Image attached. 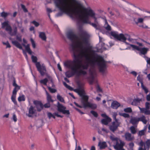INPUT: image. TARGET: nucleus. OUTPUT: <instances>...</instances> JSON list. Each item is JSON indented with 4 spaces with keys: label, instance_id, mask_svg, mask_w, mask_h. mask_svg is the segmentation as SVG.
I'll list each match as a JSON object with an SVG mask.
<instances>
[{
    "label": "nucleus",
    "instance_id": "nucleus-38",
    "mask_svg": "<svg viewBox=\"0 0 150 150\" xmlns=\"http://www.w3.org/2000/svg\"><path fill=\"white\" fill-rule=\"evenodd\" d=\"M25 100V98L24 95L20 96L18 98V100L19 102L24 101Z\"/></svg>",
    "mask_w": 150,
    "mask_h": 150
},
{
    "label": "nucleus",
    "instance_id": "nucleus-8",
    "mask_svg": "<svg viewBox=\"0 0 150 150\" xmlns=\"http://www.w3.org/2000/svg\"><path fill=\"white\" fill-rule=\"evenodd\" d=\"M36 67L37 70L39 72L41 76H43L46 72L47 70L46 67L44 64H41L38 62L36 64Z\"/></svg>",
    "mask_w": 150,
    "mask_h": 150
},
{
    "label": "nucleus",
    "instance_id": "nucleus-52",
    "mask_svg": "<svg viewBox=\"0 0 150 150\" xmlns=\"http://www.w3.org/2000/svg\"><path fill=\"white\" fill-rule=\"evenodd\" d=\"M48 88L50 92L52 93H54L57 91L56 89L52 88L50 87H48Z\"/></svg>",
    "mask_w": 150,
    "mask_h": 150
},
{
    "label": "nucleus",
    "instance_id": "nucleus-34",
    "mask_svg": "<svg viewBox=\"0 0 150 150\" xmlns=\"http://www.w3.org/2000/svg\"><path fill=\"white\" fill-rule=\"evenodd\" d=\"M129 45L132 48L133 50H137L139 51V50L140 47L138 46L132 44H129Z\"/></svg>",
    "mask_w": 150,
    "mask_h": 150
},
{
    "label": "nucleus",
    "instance_id": "nucleus-40",
    "mask_svg": "<svg viewBox=\"0 0 150 150\" xmlns=\"http://www.w3.org/2000/svg\"><path fill=\"white\" fill-rule=\"evenodd\" d=\"M104 27L107 30H111V27L108 24L107 22L106 23H105V25H104Z\"/></svg>",
    "mask_w": 150,
    "mask_h": 150
},
{
    "label": "nucleus",
    "instance_id": "nucleus-13",
    "mask_svg": "<svg viewBox=\"0 0 150 150\" xmlns=\"http://www.w3.org/2000/svg\"><path fill=\"white\" fill-rule=\"evenodd\" d=\"M33 103L38 111H41L43 108V105L40 101L35 100L33 101Z\"/></svg>",
    "mask_w": 150,
    "mask_h": 150
},
{
    "label": "nucleus",
    "instance_id": "nucleus-49",
    "mask_svg": "<svg viewBox=\"0 0 150 150\" xmlns=\"http://www.w3.org/2000/svg\"><path fill=\"white\" fill-rule=\"evenodd\" d=\"M124 111L127 112H132V109L131 108L128 107L125 108L124 110Z\"/></svg>",
    "mask_w": 150,
    "mask_h": 150
},
{
    "label": "nucleus",
    "instance_id": "nucleus-54",
    "mask_svg": "<svg viewBox=\"0 0 150 150\" xmlns=\"http://www.w3.org/2000/svg\"><path fill=\"white\" fill-rule=\"evenodd\" d=\"M2 43L4 45H6V48H10L11 47V46L8 41H6V42H3Z\"/></svg>",
    "mask_w": 150,
    "mask_h": 150
},
{
    "label": "nucleus",
    "instance_id": "nucleus-32",
    "mask_svg": "<svg viewBox=\"0 0 150 150\" xmlns=\"http://www.w3.org/2000/svg\"><path fill=\"white\" fill-rule=\"evenodd\" d=\"M130 129L131 132L132 134H135L137 132V130L136 127L133 126H132L130 127Z\"/></svg>",
    "mask_w": 150,
    "mask_h": 150
},
{
    "label": "nucleus",
    "instance_id": "nucleus-39",
    "mask_svg": "<svg viewBox=\"0 0 150 150\" xmlns=\"http://www.w3.org/2000/svg\"><path fill=\"white\" fill-rule=\"evenodd\" d=\"M31 59L32 62L33 63H35V65L38 62H37L38 60V59L36 56L32 55L31 56Z\"/></svg>",
    "mask_w": 150,
    "mask_h": 150
},
{
    "label": "nucleus",
    "instance_id": "nucleus-47",
    "mask_svg": "<svg viewBox=\"0 0 150 150\" xmlns=\"http://www.w3.org/2000/svg\"><path fill=\"white\" fill-rule=\"evenodd\" d=\"M137 79L141 83V85L143 84V79L139 75L137 77Z\"/></svg>",
    "mask_w": 150,
    "mask_h": 150
},
{
    "label": "nucleus",
    "instance_id": "nucleus-16",
    "mask_svg": "<svg viewBox=\"0 0 150 150\" xmlns=\"http://www.w3.org/2000/svg\"><path fill=\"white\" fill-rule=\"evenodd\" d=\"M13 85L14 87V88L13 89L12 93L16 94L17 92L20 89L21 86L16 84L15 81H13Z\"/></svg>",
    "mask_w": 150,
    "mask_h": 150
},
{
    "label": "nucleus",
    "instance_id": "nucleus-31",
    "mask_svg": "<svg viewBox=\"0 0 150 150\" xmlns=\"http://www.w3.org/2000/svg\"><path fill=\"white\" fill-rule=\"evenodd\" d=\"M23 45L25 47V49L30 54H31L32 52L30 48L29 45V44H28L26 45Z\"/></svg>",
    "mask_w": 150,
    "mask_h": 150
},
{
    "label": "nucleus",
    "instance_id": "nucleus-46",
    "mask_svg": "<svg viewBox=\"0 0 150 150\" xmlns=\"http://www.w3.org/2000/svg\"><path fill=\"white\" fill-rule=\"evenodd\" d=\"M141 86L142 89L144 91L145 93L147 94L149 91L148 88L144 86L143 84L141 85Z\"/></svg>",
    "mask_w": 150,
    "mask_h": 150
},
{
    "label": "nucleus",
    "instance_id": "nucleus-56",
    "mask_svg": "<svg viewBox=\"0 0 150 150\" xmlns=\"http://www.w3.org/2000/svg\"><path fill=\"white\" fill-rule=\"evenodd\" d=\"M129 145L130 148V149L131 150H133V147L134 145V143L133 142H131L129 144Z\"/></svg>",
    "mask_w": 150,
    "mask_h": 150
},
{
    "label": "nucleus",
    "instance_id": "nucleus-2",
    "mask_svg": "<svg viewBox=\"0 0 150 150\" xmlns=\"http://www.w3.org/2000/svg\"><path fill=\"white\" fill-rule=\"evenodd\" d=\"M55 7L59 11L55 16H62L66 14L72 17L73 13L84 9L83 4L79 0H53Z\"/></svg>",
    "mask_w": 150,
    "mask_h": 150
},
{
    "label": "nucleus",
    "instance_id": "nucleus-25",
    "mask_svg": "<svg viewBox=\"0 0 150 150\" xmlns=\"http://www.w3.org/2000/svg\"><path fill=\"white\" fill-rule=\"evenodd\" d=\"M139 121H142L144 124H146L147 122V120L146 119L144 115H142L139 117Z\"/></svg>",
    "mask_w": 150,
    "mask_h": 150
},
{
    "label": "nucleus",
    "instance_id": "nucleus-24",
    "mask_svg": "<svg viewBox=\"0 0 150 150\" xmlns=\"http://www.w3.org/2000/svg\"><path fill=\"white\" fill-rule=\"evenodd\" d=\"M98 146L100 147V149H105L107 147V146L106 142H99Z\"/></svg>",
    "mask_w": 150,
    "mask_h": 150
},
{
    "label": "nucleus",
    "instance_id": "nucleus-51",
    "mask_svg": "<svg viewBox=\"0 0 150 150\" xmlns=\"http://www.w3.org/2000/svg\"><path fill=\"white\" fill-rule=\"evenodd\" d=\"M63 83L64 85L67 88L70 90H73L72 88L69 86L68 85L66 82H64Z\"/></svg>",
    "mask_w": 150,
    "mask_h": 150
},
{
    "label": "nucleus",
    "instance_id": "nucleus-30",
    "mask_svg": "<svg viewBox=\"0 0 150 150\" xmlns=\"http://www.w3.org/2000/svg\"><path fill=\"white\" fill-rule=\"evenodd\" d=\"M45 92L47 96V99L48 102V103H50V102H53V100L52 99L50 95L46 91H45Z\"/></svg>",
    "mask_w": 150,
    "mask_h": 150
},
{
    "label": "nucleus",
    "instance_id": "nucleus-63",
    "mask_svg": "<svg viewBox=\"0 0 150 150\" xmlns=\"http://www.w3.org/2000/svg\"><path fill=\"white\" fill-rule=\"evenodd\" d=\"M54 115H55V116H56L57 117H60L61 118H62L63 117V116H62L58 114V112H55L54 113Z\"/></svg>",
    "mask_w": 150,
    "mask_h": 150
},
{
    "label": "nucleus",
    "instance_id": "nucleus-15",
    "mask_svg": "<svg viewBox=\"0 0 150 150\" xmlns=\"http://www.w3.org/2000/svg\"><path fill=\"white\" fill-rule=\"evenodd\" d=\"M124 136L125 139L128 141H131L133 140L134 139V137L129 132H126L125 133Z\"/></svg>",
    "mask_w": 150,
    "mask_h": 150
},
{
    "label": "nucleus",
    "instance_id": "nucleus-48",
    "mask_svg": "<svg viewBox=\"0 0 150 150\" xmlns=\"http://www.w3.org/2000/svg\"><path fill=\"white\" fill-rule=\"evenodd\" d=\"M125 37L126 38V37L128 38L127 40L130 42H132L133 41V39L130 38V36L128 34H125L124 35ZM127 39V38H126Z\"/></svg>",
    "mask_w": 150,
    "mask_h": 150
},
{
    "label": "nucleus",
    "instance_id": "nucleus-35",
    "mask_svg": "<svg viewBox=\"0 0 150 150\" xmlns=\"http://www.w3.org/2000/svg\"><path fill=\"white\" fill-rule=\"evenodd\" d=\"M9 14L10 13H9L5 12L4 11L0 13L1 16L4 18H6Z\"/></svg>",
    "mask_w": 150,
    "mask_h": 150
},
{
    "label": "nucleus",
    "instance_id": "nucleus-57",
    "mask_svg": "<svg viewBox=\"0 0 150 150\" xmlns=\"http://www.w3.org/2000/svg\"><path fill=\"white\" fill-rule=\"evenodd\" d=\"M91 113L95 117H97L98 116V114L96 112L92 110L91 111Z\"/></svg>",
    "mask_w": 150,
    "mask_h": 150
},
{
    "label": "nucleus",
    "instance_id": "nucleus-29",
    "mask_svg": "<svg viewBox=\"0 0 150 150\" xmlns=\"http://www.w3.org/2000/svg\"><path fill=\"white\" fill-rule=\"evenodd\" d=\"M144 21V18H138L137 19V21H136L135 20V18H134V21L135 24L138 25L139 23H142Z\"/></svg>",
    "mask_w": 150,
    "mask_h": 150
},
{
    "label": "nucleus",
    "instance_id": "nucleus-9",
    "mask_svg": "<svg viewBox=\"0 0 150 150\" xmlns=\"http://www.w3.org/2000/svg\"><path fill=\"white\" fill-rule=\"evenodd\" d=\"M57 110L58 111L62 112L64 114L69 115L70 112L68 110H66V107L58 102L57 105Z\"/></svg>",
    "mask_w": 150,
    "mask_h": 150
},
{
    "label": "nucleus",
    "instance_id": "nucleus-62",
    "mask_svg": "<svg viewBox=\"0 0 150 150\" xmlns=\"http://www.w3.org/2000/svg\"><path fill=\"white\" fill-rule=\"evenodd\" d=\"M45 108H48L50 106V103L47 102V103L45 104L43 106Z\"/></svg>",
    "mask_w": 150,
    "mask_h": 150
},
{
    "label": "nucleus",
    "instance_id": "nucleus-42",
    "mask_svg": "<svg viewBox=\"0 0 150 150\" xmlns=\"http://www.w3.org/2000/svg\"><path fill=\"white\" fill-rule=\"evenodd\" d=\"M18 24V27L20 29L21 31V32L23 33L24 32V28L23 27H22V22H17Z\"/></svg>",
    "mask_w": 150,
    "mask_h": 150
},
{
    "label": "nucleus",
    "instance_id": "nucleus-37",
    "mask_svg": "<svg viewBox=\"0 0 150 150\" xmlns=\"http://www.w3.org/2000/svg\"><path fill=\"white\" fill-rule=\"evenodd\" d=\"M110 139L114 143H115L119 139L117 137H115L113 135H111L110 136Z\"/></svg>",
    "mask_w": 150,
    "mask_h": 150
},
{
    "label": "nucleus",
    "instance_id": "nucleus-4",
    "mask_svg": "<svg viewBox=\"0 0 150 150\" xmlns=\"http://www.w3.org/2000/svg\"><path fill=\"white\" fill-rule=\"evenodd\" d=\"M78 84L79 88L75 89L74 91L78 93L80 96H82L81 103L83 106V108H86L87 107H89L93 109H96L97 107L96 104L88 102V97L86 96L83 95L84 94V90L83 89L81 88L84 85V83L79 82H78Z\"/></svg>",
    "mask_w": 150,
    "mask_h": 150
},
{
    "label": "nucleus",
    "instance_id": "nucleus-53",
    "mask_svg": "<svg viewBox=\"0 0 150 150\" xmlns=\"http://www.w3.org/2000/svg\"><path fill=\"white\" fill-rule=\"evenodd\" d=\"M11 119L13 120L15 122H16L17 121V117L15 113H13Z\"/></svg>",
    "mask_w": 150,
    "mask_h": 150
},
{
    "label": "nucleus",
    "instance_id": "nucleus-23",
    "mask_svg": "<svg viewBox=\"0 0 150 150\" xmlns=\"http://www.w3.org/2000/svg\"><path fill=\"white\" fill-rule=\"evenodd\" d=\"M149 50V49L147 47H144L143 48L140 47L139 51L140 53L144 55H145L147 53Z\"/></svg>",
    "mask_w": 150,
    "mask_h": 150
},
{
    "label": "nucleus",
    "instance_id": "nucleus-17",
    "mask_svg": "<svg viewBox=\"0 0 150 150\" xmlns=\"http://www.w3.org/2000/svg\"><path fill=\"white\" fill-rule=\"evenodd\" d=\"M139 121V118L136 117H132L130 122L133 125H137Z\"/></svg>",
    "mask_w": 150,
    "mask_h": 150
},
{
    "label": "nucleus",
    "instance_id": "nucleus-10",
    "mask_svg": "<svg viewBox=\"0 0 150 150\" xmlns=\"http://www.w3.org/2000/svg\"><path fill=\"white\" fill-rule=\"evenodd\" d=\"M145 108H141L139 106L138 108L140 110V112L146 115H150V110H149V103L146 102L145 104Z\"/></svg>",
    "mask_w": 150,
    "mask_h": 150
},
{
    "label": "nucleus",
    "instance_id": "nucleus-6",
    "mask_svg": "<svg viewBox=\"0 0 150 150\" xmlns=\"http://www.w3.org/2000/svg\"><path fill=\"white\" fill-rule=\"evenodd\" d=\"M9 21H6L2 23V28H5V30L6 31L8 32V33L11 36H14L16 35L17 33V29L16 27H15L14 30L12 31V28L9 24Z\"/></svg>",
    "mask_w": 150,
    "mask_h": 150
},
{
    "label": "nucleus",
    "instance_id": "nucleus-50",
    "mask_svg": "<svg viewBox=\"0 0 150 150\" xmlns=\"http://www.w3.org/2000/svg\"><path fill=\"white\" fill-rule=\"evenodd\" d=\"M143 57L145 59L147 64H150V58H148L146 56L144 55Z\"/></svg>",
    "mask_w": 150,
    "mask_h": 150
},
{
    "label": "nucleus",
    "instance_id": "nucleus-14",
    "mask_svg": "<svg viewBox=\"0 0 150 150\" xmlns=\"http://www.w3.org/2000/svg\"><path fill=\"white\" fill-rule=\"evenodd\" d=\"M5 69V71L8 72V74L9 75H12L15 73L14 69L12 66L7 65L6 66Z\"/></svg>",
    "mask_w": 150,
    "mask_h": 150
},
{
    "label": "nucleus",
    "instance_id": "nucleus-64",
    "mask_svg": "<svg viewBox=\"0 0 150 150\" xmlns=\"http://www.w3.org/2000/svg\"><path fill=\"white\" fill-rule=\"evenodd\" d=\"M47 115L49 119H50L52 117L53 114H52L51 112H49L47 113Z\"/></svg>",
    "mask_w": 150,
    "mask_h": 150
},
{
    "label": "nucleus",
    "instance_id": "nucleus-7",
    "mask_svg": "<svg viewBox=\"0 0 150 150\" xmlns=\"http://www.w3.org/2000/svg\"><path fill=\"white\" fill-rule=\"evenodd\" d=\"M110 35L115 39L121 41H125L126 38L124 35L122 33L119 34L117 32L112 31L110 33Z\"/></svg>",
    "mask_w": 150,
    "mask_h": 150
},
{
    "label": "nucleus",
    "instance_id": "nucleus-20",
    "mask_svg": "<svg viewBox=\"0 0 150 150\" xmlns=\"http://www.w3.org/2000/svg\"><path fill=\"white\" fill-rule=\"evenodd\" d=\"M142 101V99L136 98L134 99L132 102V105H137L140 104Z\"/></svg>",
    "mask_w": 150,
    "mask_h": 150
},
{
    "label": "nucleus",
    "instance_id": "nucleus-41",
    "mask_svg": "<svg viewBox=\"0 0 150 150\" xmlns=\"http://www.w3.org/2000/svg\"><path fill=\"white\" fill-rule=\"evenodd\" d=\"M16 94L12 93V95L11 97V99L12 101L15 104H16Z\"/></svg>",
    "mask_w": 150,
    "mask_h": 150
},
{
    "label": "nucleus",
    "instance_id": "nucleus-55",
    "mask_svg": "<svg viewBox=\"0 0 150 150\" xmlns=\"http://www.w3.org/2000/svg\"><path fill=\"white\" fill-rule=\"evenodd\" d=\"M30 41H31L33 47L34 48H35L36 47V45L34 40H33V39L31 38Z\"/></svg>",
    "mask_w": 150,
    "mask_h": 150
},
{
    "label": "nucleus",
    "instance_id": "nucleus-18",
    "mask_svg": "<svg viewBox=\"0 0 150 150\" xmlns=\"http://www.w3.org/2000/svg\"><path fill=\"white\" fill-rule=\"evenodd\" d=\"M98 132L99 134L104 135L108 133L109 131L108 129L103 128L101 129H99Z\"/></svg>",
    "mask_w": 150,
    "mask_h": 150
},
{
    "label": "nucleus",
    "instance_id": "nucleus-59",
    "mask_svg": "<svg viewBox=\"0 0 150 150\" xmlns=\"http://www.w3.org/2000/svg\"><path fill=\"white\" fill-rule=\"evenodd\" d=\"M21 7L25 12H26L28 11L26 9L25 6L23 4H21Z\"/></svg>",
    "mask_w": 150,
    "mask_h": 150
},
{
    "label": "nucleus",
    "instance_id": "nucleus-44",
    "mask_svg": "<svg viewBox=\"0 0 150 150\" xmlns=\"http://www.w3.org/2000/svg\"><path fill=\"white\" fill-rule=\"evenodd\" d=\"M145 130L144 129H143L139 131L138 133V136L141 137L142 135H144L145 134Z\"/></svg>",
    "mask_w": 150,
    "mask_h": 150
},
{
    "label": "nucleus",
    "instance_id": "nucleus-5",
    "mask_svg": "<svg viewBox=\"0 0 150 150\" xmlns=\"http://www.w3.org/2000/svg\"><path fill=\"white\" fill-rule=\"evenodd\" d=\"M82 69H76V70H72V71H68L65 73L66 76L70 78L74 75L75 74H76L78 75H83L84 76V78L87 79L88 77L86 76L87 74L86 72Z\"/></svg>",
    "mask_w": 150,
    "mask_h": 150
},
{
    "label": "nucleus",
    "instance_id": "nucleus-33",
    "mask_svg": "<svg viewBox=\"0 0 150 150\" xmlns=\"http://www.w3.org/2000/svg\"><path fill=\"white\" fill-rule=\"evenodd\" d=\"M57 98L60 101L63 103H65V101L63 98L59 94H57Z\"/></svg>",
    "mask_w": 150,
    "mask_h": 150
},
{
    "label": "nucleus",
    "instance_id": "nucleus-43",
    "mask_svg": "<svg viewBox=\"0 0 150 150\" xmlns=\"http://www.w3.org/2000/svg\"><path fill=\"white\" fill-rule=\"evenodd\" d=\"M117 114L116 112H114L112 114V117L115 122H119V120L118 119L116 118Z\"/></svg>",
    "mask_w": 150,
    "mask_h": 150
},
{
    "label": "nucleus",
    "instance_id": "nucleus-3",
    "mask_svg": "<svg viewBox=\"0 0 150 150\" xmlns=\"http://www.w3.org/2000/svg\"><path fill=\"white\" fill-rule=\"evenodd\" d=\"M83 6L84 8V9L74 12L72 16L70 17L72 18L74 17L77 18L83 23L90 24L96 29H98V24L91 23L89 20V17H92L94 19L95 22L97 23V18L95 16V13L90 7L86 8L83 5Z\"/></svg>",
    "mask_w": 150,
    "mask_h": 150
},
{
    "label": "nucleus",
    "instance_id": "nucleus-36",
    "mask_svg": "<svg viewBox=\"0 0 150 150\" xmlns=\"http://www.w3.org/2000/svg\"><path fill=\"white\" fill-rule=\"evenodd\" d=\"M48 81V79L47 78H45L44 79L40 80V83L41 84H43L44 85L46 86Z\"/></svg>",
    "mask_w": 150,
    "mask_h": 150
},
{
    "label": "nucleus",
    "instance_id": "nucleus-11",
    "mask_svg": "<svg viewBox=\"0 0 150 150\" xmlns=\"http://www.w3.org/2000/svg\"><path fill=\"white\" fill-rule=\"evenodd\" d=\"M120 123V122H113L112 123L111 125L109 126V128L110 130L112 132H114L117 129Z\"/></svg>",
    "mask_w": 150,
    "mask_h": 150
},
{
    "label": "nucleus",
    "instance_id": "nucleus-45",
    "mask_svg": "<svg viewBox=\"0 0 150 150\" xmlns=\"http://www.w3.org/2000/svg\"><path fill=\"white\" fill-rule=\"evenodd\" d=\"M137 144L140 146L139 147H142L143 146H144L145 142H144L142 140H141L140 142H137Z\"/></svg>",
    "mask_w": 150,
    "mask_h": 150
},
{
    "label": "nucleus",
    "instance_id": "nucleus-60",
    "mask_svg": "<svg viewBox=\"0 0 150 150\" xmlns=\"http://www.w3.org/2000/svg\"><path fill=\"white\" fill-rule=\"evenodd\" d=\"M32 23H33L36 27H38L39 25V23L35 21H33Z\"/></svg>",
    "mask_w": 150,
    "mask_h": 150
},
{
    "label": "nucleus",
    "instance_id": "nucleus-28",
    "mask_svg": "<svg viewBox=\"0 0 150 150\" xmlns=\"http://www.w3.org/2000/svg\"><path fill=\"white\" fill-rule=\"evenodd\" d=\"M12 43L17 47L20 49H22V46L21 45L16 41H12Z\"/></svg>",
    "mask_w": 150,
    "mask_h": 150
},
{
    "label": "nucleus",
    "instance_id": "nucleus-27",
    "mask_svg": "<svg viewBox=\"0 0 150 150\" xmlns=\"http://www.w3.org/2000/svg\"><path fill=\"white\" fill-rule=\"evenodd\" d=\"M150 147V139H148L145 142L144 149L149 150Z\"/></svg>",
    "mask_w": 150,
    "mask_h": 150
},
{
    "label": "nucleus",
    "instance_id": "nucleus-21",
    "mask_svg": "<svg viewBox=\"0 0 150 150\" xmlns=\"http://www.w3.org/2000/svg\"><path fill=\"white\" fill-rule=\"evenodd\" d=\"M120 105L119 103L116 101H113L111 103V107L113 109H117Z\"/></svg>",
    "mask_w": 150,
    "mask_h": 150
},
{
    "label": "nucleus",
    "instance_id": "nucleus-19",
    "mask_svg": "<svg viewBox=\"0 0 150 150\" xmlns=\"http://www.w3.org/2000/svg\"><path fill=\"white\" fill-rule=\"evenodd\" d=\"M36 110L32 106H31L29 109V113L28 115L29 117H31L33 116V115L35 114Z\"/></svg>",
    "mask_w": 150,
    "mask_h": 150
},
{
    "label": "nucleus",
    "instance_id": "nucleus-12",
    "mask_svg": "<svg viewBox=\"0 0 150 150\" xmlns=\"http://www.w3.org/2000/svg\"><path fill=\"white\" fill-rule=\"evenodd\" d=\"M115 143L116 144L113 146L114 148L117 150L122 149L124 145V143L120 139H119Z\"/></svg>",
    "mask_w": 150,
    "mask_h": 150
},
{
    "label": "nucleus",
    "instance_id": "nucleus-58",
    "mask_svg": "<svg viewBox=\"0 0 150 150\" xmlns=\"http://www.w3.org/2000/svg\"><path fill=\"white\" fill-rule=\"evenodd\" d=\"M90 74L93 80L94 77L96 75V73L95 72H94L93 73L90 72Z\"/></svg>",
    "mask_w": 150,
    "mask_h": 150
},
{
    "label": "nucleus",
    "instance_id": "nucleus-61",
    "mask_svg": "<svg viewBox=\"0 0 150 150\" xmlns=\"http://www.w3.org/2000/svg\"><path fill=\"white\" fill-rule=\"evenodd\" d=\"M122 115L125 117H129V115L128 114L124 113L122 114Z\"/></svg>",
    "mask_w": 150,
    "mask_h": 150
},
{
    "label": "nucleus",
    "instance_id": "nucleus-26",
    "mask_svg": "<svg viewBox=\"0 0 150 150\" xmlns=\"http://www.w3.org/2000/svg\"><path fill=\"white\" fill-rule=\"evenodd\" d=\"M39 37L43 40L46 41V36L44 32H40L39 33Z\"/></svg>",
    "mask_w": 150,
    "mask_h": 150
},
{
    "label": "nucleus",
    "instance_id": "nucleus-1",
    "mask_svg": "<svg viewBox=\"0 0 150 150\" xmlns=\"http://www.w3.org/2000/svg\"><path fill=\"white\" fill-rule=\"evenodd\" d=\"M67 38L71 41L75 60H67L63 62L65 68L71 70L76 69H87L89 66L98 67L100 72L103 74L107 72L106 62L103 57L88 50L90 45V35L86 31L81 30L78 37L71 31L67 34Z\"/></svg>",
    "mask_w": 150,
    "mask_h": 150
},
{
    "label": "nucleus",
    "instance_id": "nucleus-22",
    "mask_svg": "<svg viewBox=\"0 0 150 150\" xmlns=\"http://www.w3.org/2000/svg\"><path fill=\"white\" fill-rule=\"evenodd\" d=\"M111 120H112L110 118L108 117H107L105 119H102L101 120V122L103 124L107 125L108 124L109 122L111 121Z\"/></svg>",
    "mask_w": 150,
    "mask_h": 150
}]
</instances>
